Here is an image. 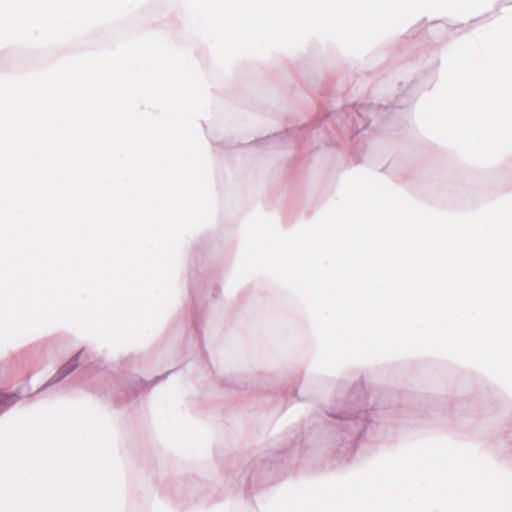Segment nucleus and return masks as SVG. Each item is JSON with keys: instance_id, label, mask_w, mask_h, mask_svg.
<instances>
[{"instance_id": "obj_1", "label": "nucleus", "mask_w": 512, "mask_h": 512, "mask_svg": "<svg viewBox=\"0 0 512 512\" xmlns=\"http://www.w3.org/2000/svg\"><path fill=\"white\" fill-rule=\"evenodd\" d=\"M77 366V358L75 359H72L71 361H69L62 369L61 371H63V374L62 375H66L68 374L69 372H71L75 367Z\"/></svg>"}]
</instances>
